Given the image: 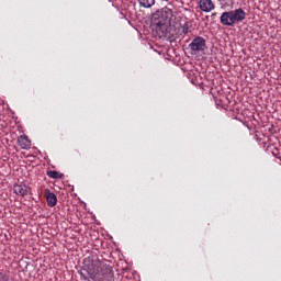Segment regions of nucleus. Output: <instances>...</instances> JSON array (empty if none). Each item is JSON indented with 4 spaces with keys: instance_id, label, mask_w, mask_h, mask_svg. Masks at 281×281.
Wrapping results in <instances>:
<instances>
[{
    "instance_id": "obj_11",
    "label": "nucleus",
    "mask_w": 281,
    "mask_h": 281,
    "mask_svg": "<svg viewBox=\"0 0 281 281\" xmlns=\"http://www.w3.org/2000/svg\"><path fill=\"white\" fill-rule=\"evenodd\" d=\"M47 177L50 179H60V173H58L56 170H49L47 171Z\"/></svg>"
},
{
    "instance_id": "obj_6",
    "label": "nucleus",
    "mask_w": 281,
    "mask_h": 281,
    "mask_svg": "<svg viewBox=\"0 0 281 281\" xmlns=\"http://www.w3.org/2000/svg\"><path fill=\"white\" fill-rule=\"evenodd\" d=\"M13 190H14V193L19 194L20 196H27V194H30L32 189H30V187H27V184L25 183H20V184H15Z\"/></svg>"
},
{
    "instance_id": "obj_10",
    "label": "nucleus",
    "mask_w": 281,
    "mask_h": 281,
    "mask_svg": "<svg viewBox=\"0 0 281 281\" xmlns=\"http://www.w3.org/2000/svg\"><path fill=\"white\" fill-rule=\"evenodd\" d=\"M192 32V25L189 22L182 24V34H190Z\"/></svg>"
},
{
    "instance_id": "obj_13",
    "label": "nucleus",
    "mask_w": 281,
    "mask_h": 281,
    "mask_svg": "<svg viewBox=\"0 0 281 281\" xmlns=\"http://www.w3.org/2000/svg\"><path fill=\"white\" fill-rule=\"evenodd\" d=\"M80 276H81L82 280H89V277H87L85 273L81 272Z\"/></svg>"
},
{
    "instance_id": "obj_5",
    "label": "nucleus",
    "mask_w": 281,
    "mask_h": 281,
    "mask_svg": "<svg viewBox=\"0 0 281 281\" xmlns=\"http://www.w3.org/2000/svg\"><path fill=\"white\" fill-rule=\"evenodd\" d=\"M199 8L201 12L209 13L216 9V4H214V1L212 0H200Z\"/></svg>"
},
{
    "instance_id": "obj_8",
    "label": "nucleus",
    "mask_w": 281,
    "mask_h": 281,
    "mask_svg": "<svg viewBox=\"0 0 281 281\" xmlns=\"http://www.w3.org/2000/svg\"><path fill=\"white\" fill-rule=\"evenodd\" d=\"M45 196L48 207H56V204L58 203V198L56 196V194L50 192L49 189H46Z\"/></svg>"
},
{
    "instance_id": "obj_7",
    "label": "nucleus",
    "mask_w": 281,
    "mask_h": 281,
    "mask_svg": "<svg viewBox=\"0 0 281 281\" xmlns=\"http://www.w3.org/2000/svg\"><path fill=\"white\" fill-rule=\"evenodd\" d=\"M18 144L23 150H30L32 148V140L25 135L18 137Z\"/></svg>"
},
{
    "instance_id": "obj_9",
    "label": "nucleus",
    "mask_w": 281,
    "mask_h": 281,
    "mask_svg": "<svg viewBox=\"0 0 281 281\" xmlns=\"http://www.w3.org/2000/svg\"><path fill=\"white\" fill-rule=\"evenodd\" d=\"M155 1L156 0H138V3L140 8L149 9L155 5Z\"/></svg>"
},
{
    "instance_id": "obj_2",
    "label": "nucleus",
    "mask_w": 281,
    "mask_h": 281,
    "mask_svg": "<svg viewBox=\"0 0 281 281\" xmlns=\"http://www.w3.org/2000/svg\"><path fill=\"white\" fill-rule=\"evenodd\" d=\"M247 18V13L243 8L235 9L234 11H225L220 16V23L225 27H234L236 23H243Z\"/></svg>"
},
{
    "instance_id": "obj_4",
    "label": "nucleus",
    "mask_w": 281,
    "mask_h": 281,
    "mask_svg": "<svg viewBox=\"0 0 281 281\" xmlns=\"http://www.w3.org/2000/svg\"><path fill=\"white\" fill-rule=\"evenodd\" d=\"M189 47H190L191 52H194V54H196L199 52H205V47H206L205 38H203L202 36H196L189 44Z\"/></svg>"
},
{
    "instance_id": "obj_12",
    "label": "nucleus",
    "mask_w": 281,
    "mask_h": 281,
    "mask_svg": "<svg viewBox=\"0 0 281 281\" xmlns=\"http://www.w3.org/2000/svg\"><path fill=\"white\" fill-rule=\"evenodd\" d=\"M0 281H8V277H5L3 273H0Z\"/></svg>"
},
{
    "instance_id": "obj_15",
    "label": "nucleus",
    "mask_w": 281,
    "mask_h": 281,
    "mask_svg": "<svg viewBox=\"0 0 281 281\" xmlns=\"http://www.w3.org/2000/svg\"><path fill=\"white\" fill-rule=\"evenodd\" d=\"M92 249H94V251H98V248H92Z\"/></svg>"
},
{
    "instance_id": "obj_3",
    "label": "nucleus",
    "mask_w": 281,
    "mask_h": 281,
    "mask_svg": "<svg viewBox=\"0 0 281 281\" xmlns=\"http://www.w3.org/2000/svg\"><path fill=\"white\" fill-rule=\"evenodd\" d=\"M102 266V261L100 259L98 260H92L91 263L86 266L85 271H87L90 280H95L98 273H100V267Z\"/></svg>"
},
{
    "instance_id": "obj_1",
    "label": "nucleus",
    "mask_w": 281,
    "mask_h": 281,
    "mask_svg": "<svg viewBox=\"0 0 281 281\" xmlns=\"http://www.w3.org/2000/svg\"><path fill=\"white\" fill-rule=\"evenodd\" d=\"M172 21V10L162 8L156 11L151 18V25L155 27L158 36H168L170 34V22Z\"/></svg>"
},
{
    "instance_id": "obj_14",
    "label": "nucleus",
    "mask_w": 281,
    "mask_h": 281,
    "mask_svg": "<svg viewBox=\"0 0 281 281\" xmlns=\"http://www.w3.org/2000/svg\"><path fill=\"white\" fill-rule=\"evenodd\" d=\"M211 16H216V12L212 13V15H211Z\"/></svg>"
}]
</instances>
